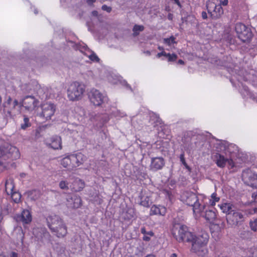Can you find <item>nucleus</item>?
Masks as SVG:
<instances>
[{
    "mask_svg": "<svg viewBox=\"0 0 257 257\" xmlns=\"http://www.w3.org/2000/svg\"><path fill=\"white\" fill-rule=\"evenodd\" d=\"M214 159L217 165L220 168L225 167L226 164H228L231 167H234L233 161L231 159L225 158L223 155L216 153L214 155Z\"/></svg>",
    "mask_w": 257,
    "mask_h": 257,
    "instance_id": "obj_15",
    "label": "nucleus"
},
{
    "mask_svg": "<svg viewBox=\"0 0 257 257\" xmlns=\"http://www.w3.org/2000/svg\"><path fill=\"white\" fill-rule=\"evenodd\" d=\"M126 214L129 215V216H127L128 219H130L134 216V211L132 209H128L126 212Z\"/></svg>",
    "mask_w": 257,
    "mask_h": 257,
    "instance_id": "obj_42",
    "label": "nucleus"
},
{
    "mask_svg": "<svg viewBox=\"0 0 257 257\" xmlns=\"http://www.w3.org/2000/svg\"><path fill=\"white\" fill-rule=\"evenodd\" d=\"M165 164V160L162 157H154L151 159L150 169L153 172L161 170Z\"/></svg>",
    "mask_w": 257,
    "mask_h": 257,
    "instance_id": "obj_12",
    "label": "nucleus"
},
{
    "mask_svg": "<svg viewBox=\"0 0 257 257\" xmlns=\"http://www.w3.org/2000/svg\"><path fill=\"white\" fill-rule=\"evenodd\" d=\"M92 15L94 17H97L98 16V12L96 11H93L92 12Z\"/></svg>",
    "mask_w": 257,
    "mask_h": 257,
    "instance_id": "obj_54",
    "label": "nucleus"
},
{
    "mask_svg": "<svg viewBox=\"0 0 257 257\" xmlns=\"http://www.w3.org/2000/svg\"><path fill=\"white\" fill-rule=\"evenodd\" d=\"M182 201L187 205L193 207L194 213H202L205 208L204 204H201L199 201L197 195L192 192L185 191L181 196Z\"/></svg>",
    "mask_w": 257,
    "mask_h": 257,
    "instance_id": "obj_3",
    "label": "nucleus"
},
{
    "mask_svg": "<svg viewBox=\"0 0 257 257\" xmlns=\"http://www.w3.org/2000/svg\"><path fill=\"white\" fill-rule=\"evenodd\" d=\"M59 187L65 190H68L69 189V183L66 181H61L59 184Z\"/></svg>",
    "mask_w": 257,
    "mask_h": 257,
    "instance_id": "obj_38",
    "label": "nucleus"
},
{
    "mask_svg": "<svg viewBox=\"0 0 257 257\" xmlns=\"http://www.w3.org/2000/svg\"><path fill=\"white\" fill-rule=\"evenodd\" d=\"M4 118L6 119L7 121H8V120L9 118H12V114H11V112L10 111H9V110L6 111V110H4Z\"/></svg>",
    "mask_w": 257,
    "mask_h": 257,
    "instance_id": "obj_40",
    "label": "nucleus"
},
{
    "mask_svg": "<svg viewBox=\"0 0 257 257\" xmlns=\"http://www.w3.org/2000/svg\"><path fill=\"white\" fill-rule=\"evenodd\" d=\"M44 128V126L42 127H40L39 129H37L36 132V137L38 138L39 136L38 134L40 133V132Z\"/></svg>",
    "mask_w": 257,
    "mask_h": 257,
    "instance_id": "obj_50",
    "label": "nucleus"
},
{
    "mask_svg": "<svg viewBox=\"0 0 257 257\" xmlns=\"http://www.w3.org/2000/svg\"><path fill=\"white\" fill-rule=\"evenodd\" d=\"M20 154L19 150L14 146L9 144H6L0 147V166L6 167V163L3 161L2 159L6 160L11 159L16 160L19 158Z\"/></svg>",
    "mask_w": 257,
    "mask_h": 257,
    "instance_id": "obj_4",
    "label": "nucleus"
},
{
    "mask_svg": "<svg viewBox=\"0 0 257 257\" xmlns=\"http://www.w3.org/2000/svg\"><path fill=\"white\" fill-rule=\"evenodd\" d=\"M72 190L75 192L80 191L85 186L84 182L79 178H76L72 183Z\"/></svg>",
    "mask_w": 257,
    "mask_h": 257,
    "instance_id": "obj_22",
    "label": "nucleus"
},
{
    "mask_svg": "<svg viewBox=\"0 0 257 257\" xmlns=\"http://www.w3.org/2000/svg\"><path fill=\"white\" fill-rule=\"evenodd\" d=\"M38 103V99L33 96V110H35L36 116L42 121L51 119L55 112L56 106L53 103L47 102L41 104L40 106H37Z\"/></svg>",
    "mask_w": 257,
    "mask_h": 257,
    "instance_id": "obj_1",
    "label": "nucleus"
},
{
    "mask_svg": "<svg viewBox=\"0 0 257 257\" xmlns=\"http://www.w3.org/2000/svg\"><path fill=\"white\" fill-rule=\"evenodd\" d=\"M68 205L70 207L77 208L81 205V198L77 195H73L67 199Z\"/></svg>",
    "mask_w": 257,
    "mask_h": 257,
    "instance_id": "obj_19",
    "label": "nucleus"
},
{
    "mask_svg": "<svg viewBox=\"0 0 257 257\" xmlns=\"http://www.w3.org/2000/svg\"><path fill=\"white\" fill-rule=\"evenodd\" d=\"M170 257H177V255L176 253H172Z\"/></svg>",
    "mask_w": 257,
    "mask_h": 257,
    "instance_id": "obj_58",
    "label": "nucleus"
},
{
    "mask_svg": "<svg viewBox=\"0 0 257 257\" xmlns=\"http://www.w3.org/2000/svg\"><path fill=\"white\" fill-rule=\"evenodd\" d=\"M219 146H220V151H225L226 149V145L225 143L221 142L220 144H219Z\"/></svg>",
    "mask_w": 257,
    "mask_h": 257,
    "instance_id": "obj_46",
    "label": "nucleus"
},
{
    "mask_svg": "<svg viewBox=\"0 0 257 257\" xmlns=\"http://www.w3.org/2000/svg\"><path fill=\"white\" fill-rule=\"evenodd\" d=\"M141 232L144 234V236L143 237V240L147 241H149L151 237L154 235V233L152 231L150 230L147 231L145 227L141 228Z\"/></svg>",
    "mask_w": 257,
    "mask_h": 257,
    "instance_id": "obj_29",
    "label": "nucleus"
},
{
    "mask_svg": "<svg viewBox=\"0 0 257 257\" xmlns=\"http://www.w3.org/2000/svg\"><path fill=\"white\" fill-rule=\"evenodd\" d=\"M33 86L35 87V94H36V96L39 98L42 99L45 95L44 89L41 87L40 85L38 84L37 81H33Z\"/></svg>",
    "mask_w": 257,
    "mask_h": 257,
    "instance_id": "obj_24",
    "label": "nucleus"
},
{
    "mask_svg": "<svg viewBox=\"0 0 257 257\" xmlns=\"http://www.w3.org/2000/svg\"><path fill=\"white\" fill-rule=\"evenodd\" d=\"M61 164L65 168L73 169L71 156L69 155L63 158L61 161Z\"/></svg>",
    "mask_w": 257,
    "mask_h": 257,
    "instance_id": "obj_28",
    "label": "nucleus"
},
{
    "mask_svg": "<svg viewBox=\"0 0 257 257\" xmlns=\"http://www.w3.org/2000/svg\"><path fill=\"white\" fill-rule=\"evenodd\" d=\"M167 53H166L165 52L162 51V52H161L160 53H158L157 55V57L158 58H160V57H161L162 56H164L166 57V55H167Z\"/></svg>",
    "mask_w": 257,
    "mask_h": 257,
    "instance_id": "obj_48",
    "label": "nucleus"
},
{
    "mask_svg": "<svg viewBox=\"0 0 257 257\" xmlns=\"http://www.w3.org/2000/svg\"><path fill=\"white\" fill-rule=\"evenodd\" d=\"M201 16L204 20L207 19L208 18L207 13L204 11L202 12Z\"/></svg>",
    "mask_w": 257,
    "mask_h": 257,
    "instance_id": "obj_49",
    "label": "nucleus"
},
{
    "mask_svg": "<svg viewBox=\"0 0 257 257\" xmlns=\"http://www.w3.org/2000/svg\"><path fill=\"white\" fill-rule=\"evenodd\" d=\"M11 194L12 199L15 203H18L20 202L21 198V195L20 193L13 192Z\"/></svg>",
    "mask_w": 257,
    "mask_h": 257,
    "instance_id": "obj_34",
    "label": "nucleus"
},
{
    "mask_svg": "<svg viewBox=\"0 0 257 257\" xmlns=\"http://www.w3.org/2000/svg\"><path fill=\"white\" fill-rule=\"evenodd\" d=\"M178 63L179 64H184V61L182 60H179L178 61Z\"/></svg>",
    "mask_w": 257,
    "mask_h": 257,
    "instance_id": "obj_57",
    "label": "nucleus"
},
{
    "mask_svg": "<svg viewBox=\"0 0 257 257\" xmlns=\"http://www.w3.org/2000/svg\"><path fill=\"white\" fill-rule=\"evenodd\" d=\"M24 123L21 124V128L23 130H26L27 127L31 126V123L29 122V118L26 116H24Z\"/></svg>",
    "mask_w": 257,
    "mask_h": 257,
    "instance_id": "obj_35",
    "label": "nucleus"
},
{
    "mask_svg": "<svg viewBox=\"0 0 257 257\" xmlns=\"http://www.w3.org/2000/svg\"><path fill=\"white\" fill-rule=\"evenodd\" d=\"M228 0H223L222 1L220 0L219 5H220L221 6V5L225 6L228 5Z\"/></svg>",
    "mask_w": 257,
    "mask_h": 257,
    "instance_id": "obj_47",
    "label": "nucleus"
},
{
    "mask_svg": "<svg viewBox=\"0 0 257 257\" xmlns=\"http://www.w3.org/2000/svg\"><path fill=\"white\" fill-rule=\"evenodd\" d=\"M237 36L242 42L248 43L253 37L250 28L242 23H237L235 27Z\"/></svg>",
    "mask_w": 257,
    "mask_h": 257,
    "instance_id": "obj_7",
    "label": "nucleus"
},
{
    "mask_svg": "<svg viewBox=\"0 0 257 257\" xmlns=\"http://www.w3.org/2000/svg\"><path fill=\"white\" fill-rule=\"evenodd\" d=\"M17 222H21L24 225L30 223L32 221L31 213L28 210H24L21 215H18L16 217Z\"/></svg>",
    "mask_w": 257,
    "mask_h": 257,
    "instance_id": "obj_17",
    "label": "nucleus"
},
{
    "mask_svg": "<svg viewBox=\"0 0 257 257\" xmlns=\"http://www.w3.org/2000/svg\"><path fill=\"white\" fill-rule=\"evenodd\" d=\"M218 257H226V256H223V255H219Z\"/></svg>",
    "mask_w": 257,
    "mask_h": 257,
    "instance_id": "obj_64",
    "label": "nucleus"
},
{
    "mask_svg": "<svg viewBox=\"0 0 257 257\" xmlns=\"http://www.w3.org/2000/svg\"><path fill=\"white\" fill-rule=\"evenodd\" d=\"M220 208L222 212L226 214V216L235 209V207L230 203L222 204L220 206Z\"/></svg>",
    "mask_w": 257,
    "mask_h": 257,
    "instance_id": "obj_23",
    "label": "nucleus"
},
{
    "mask_svg": "<svg viewBox=\"0 0 257 257\" xmlns=\"http://www.w3.org/2000/svg\"><path fill=\"white\" fill-rule=\"evenodd\" d=\"M48 225L51 230L56 229V228L63 222L62 219L58 215H51L47 218Z\"/></svg>",
    "mask_w": 257,
    "mask_h": 257,
    "instance_id": "obj_14",
    "label": "nucleus"
},
{
    "mask_svg": "<svg viewBox=\"0 0 257 257\" xmlns=\"http://www.w3.org/2000/svg\"><path fill=\"white\" fill-rule=\"evenodd\" d=\"M3 219V214L2 213V209H0V222L2 221Z\"/></svg>",
    "mask_w": 257,
    "mask_h": 257,
    "instance_id": "obj_55",
    "label": "nucleus"
},
{
    "mask_svg": "<svg viewBox=\"0 0 257 257\" xmlns=\"http://www.w3.org/2000/svg\"><path fill=\"white\" fill-rule=\"evenodd\" d=\"M166 57L168 58L169 62H173L176 61L177 59V55L175 54H171L167 53Z\"/></svg>",
    "mask_w": 257,
    "mask_h": 257,
    "instance_id": "obj_39",
    "label": "nucleus"
},
{
    "mask_svg": "<svg viewBox=\"0 0 257 257\" xmlns=\"http://www.w3.org/2000/svg\"><path fill=\"white\" fill-rule=\"evenodd\" d=\"M46 144L51 148L57 150L62 149L61 139L59 136H54L45 140Z\"/></svg>",
    "mask_w": 257,
    "mask_h": 257,
    "instance_id": "obj_13",
    "label": "nucleus"
},
{
    "mask_svg": "<svg viewBox=\"0 0 257 257\" xmlns=\"http://www.w3.org/2000/svg\"><path fill=\"white\" fill-rule=\"evenodd\" d=\"M184 147L187 149H189L192 145V138L189 134H185L182 139Z\"/></svg>",
    "mask_w": 257,
    "mask_h": 257,
    "instance_id": "obj_27",
    "label": "nucleus"
},
{
    "mask_svg": "<svg viewBox=\"0 0 257 257\" xmlns=\"http://www.w3.org/2000/svg\"><path fill=\"white\" fill-rule=\"evenodd\" d=\"M250 227L252 230L255 231L257 229V222H250Z\"/></svg>",
    "mask_w": 257,
    "mask_h": 257,
    "instance_id": "obj_41",
    "label": "nucleus"
},
{
    "mask_svg": "<svg viewBox=\"0 0 257 257\" xmlns=\"http://www.w3.org/2000/svg\"><path fill=\"white\" fill-rule=\"evenodd\" d=\"M70 156L73 169L79 166L80 165L82 164L84 161L85 157L80 153L71 154Z\"/></svg>",
    "mask_w": 257,
    "mask_h": 257,
    "instance_id": "obj_18",
    "label": "nucleus"
},
{
    "mask_svg": "<svg viewBox=\"0 0 257 257\" xmlns=\"http://www.w3.org/2000/svg\"><path fill=\"white\" fill-rule=\"evenodd\" d=\"M84 84L75 81L71 83L67 89V96L72 101L78 100L82 98L85 91Z\"/></svg>",
    "mask_w": 257,
    "mask_h": 257,
    "instance_id": "obj_6",
    "label": "nucleus"
},
{
    "mask_svg": "<svg viewBox=\"0 0 257 257\" xmlns=\"http://www.w3.org/2000/svg\"><path fill=\"white\" fill-rule=\"evenodd\" d=\"M146 54L148 55H151V52L149 51H147L146 52H145Z\"/></svg>",
    "mask_w": 257,
    "mask_h": 257,
    "instance_id": "obj_61",
    "label": "nucleus"
},
{
    "mask_svg": "<svg viewBox=\"0 0 257 257\" xmlns=\"http://www.w3.org/2000/svg\"><path fill=\"white\" fill-rule=\"evenodd\" d=\"M51 231L54 232L58 237H64L67 233V226L63 222L62 223V225L60 224L56 228V229L52 230Z\"/></svg>",
    "mask_w": 257,
    "mask_h": 257,
    "instance_id": "obj_20",
    "label": "nucleus"
},
{
    "mask_svg": "<svg viewBox=\"0 0 257 257\" xmlns=\"http://www.w3.org/2000/svg\"><path fill=\"white\" fill-rule=\"evenodd\" d=\"M95 2H96V0H87V3L89 5H92Z\"/></svg>",
    "mask_w": 257,
    "mask_h": 257,
    "instance_id": "obj_52",
    "label": "nucleus"
},
{
    "mask_svg": "<svg viewBox=\"0 0 257 257\" xmlns=\"http://www.w3.org/2000/svg\"><path fill=\"white\" fill-rule=\"evenodd\" d=\"M242 179L245 184L252 188L257 189V174L247 169L242 172Z\"/></svg>",
    "mask_w": 257,
    "mask_h": 257,
    "instance_id": "obj_10",
    "label": "nucleus"
},
{
    "mask_svg": "<svg viewBox=\"0 0 257 257\" xmlns=\"http://www.w3.org/2000/svg\"><path fill=\"white\" fill-rule=\"evenodd\" d=\"M211 197L213 199V201L211 203V205H214L216 202H218L219 200V198L216 197V194L213 193L211 195Z\"/></svg>",
    "mask_w": 257,
    "mask_h": 257,
    "instance_id": "obj_43",
    "label": "nucleus"
},
{
    "mask_svg": "<svg viewBox=\"0 0 257 257\" xmlns=\"http://www.w3.org/2000/svg\"><path fill=\"white\" fill-rule=\"evenodd\" d=\"M210 17L213 20L220 18L223 14V10L220 5H214L210 3L206 7Z\"/></svg>",
    "mask_w": 257,
    "mask_h": 257,
    "instance_id": "obj_11",
    "label": "nucleus"
},
{
    "mask_svg": "<svg viewBox=\"0 0 257 257\" xmlns=\"http://www.w3.org/2000/svg\"><path fill=\"white\" fill-rule=\"evenodd\" d=\"M101 9L103 11H106L108 13H110L112 9L110 7H108L107 6L104 5L102 6Z\"/></svg>",
    "mask_w": 257,
    "mask_h": 257,
    "instance_id": "obj_45",
    "label": "nucleus"
},
{
    "mask_svg": "<svg viewBox=\"0 0 257 257\" xmlns=\"http://www.w3.org/2000/svg\"><path fill=\"white\" fill-rule=\"evenodd\" d=\"M14 185L11 181H7L5 184V190L8 194H10L13 192Z\"/></svg>",
    "mask_w": 257,
    "mask_h": 257,
    "instance_id": "obj_32",
    "label": "nucleus"
},
{
    "mask_svg": "<svg viewBox=\"0 0 257 257\" xmlns=\"http://www.w3.org/2000/svg\"><path fill=\"white\" fill-rule=\"evenodd\" d=\"M175 38L172 36L170 38H164L163 39V43L166 44L169 46H171L172 44L176 43L175 41Z\"/></svg>",
    "mask_w": 257,
    "mask_h": 257,
    "instance_id": "obj_36",
    "label": "nucleus"
},
{
    "mask_svg": "<svg viewBox=\"0 0 257 257\" xmlns=\"http://www.w3.org/2000/svg\"><path fill=\"white\" fill-rule=\"evenodd\" d=\"M244 215L236 209L226 216L227 223L231 227L239 225L244 221Z\"/></svg>",
    "mask_w": 257,
    "mask_h": 257,
    "instance_id": "obj_8",
    "label": "nucleus"
},
{
    "mask_svg": "<svg viewBox=\"0 0 257 257\" xmlns=\"http://www.w3.org/2000/svg\"><path fill=\"white\" fill-rule=\"evenodd\" d=\"M151 204L150 198L148 196L141 198L140 204L144 207H148Z\"/></svg>",
    "mask_w": 257,
    "mask_h": 257,
    "instance_id": "obj_33",
    "label": "nucleus"
},
{
    "mask_svg": "<svg viewBox=\"0 0 257 257\" xmlns=\"http://www.w3.org/2000/svg\"><path fill=\"white\" fill-rule=\"evenodd\" d=\"M18 104V101L17 100H15L13 102L14 107H15L16 106H17Z\"/></svg>",
    "mask_w": 257,
    "mask_h": 257,
    "instance_id": "obj_56",
    "label": "nucleus"
},
{
    "mask_svg": "<svg viewBox=\"0 0 257 257\" xmlns=\"http://www.w3.org/2000/svg\"><path fill=\"white\" fill-rule=\"evenodd\" d=\"M165 213L166 208L164 206L154 205L151 208L150 215H164Z\"/></svg>",
    "mask_w": 257,
    "mask_h": 257,
    "instance_id": "obj_21",
    "label": "nucleus"
},
{
    "mask_svg": "<svg viewBox=\"0 0 257 257\" xmlns=\"http://www.w3.org/2000/svg\"><path fill=\"white\" fill-rule=\"evenodd\" d=\"M146 257H156V256L153 254H148Z\"/></svg>",
    "mask_w": 257,
    "mask_h": 257,
    "instance_id": "obj_59",
    "label": "nucleus"
},
{
    "mask_svg": "<svg viewBox=\"0 0 257 257\" xmlns=\"http://www.w3.org/2000/svg\"><path fill=\"white\" fill-rule=\"evenodd\" d=\"M173 235L179 242H190L192 241L193 238L195 236L189 230L187 226L185 225H179L178 227H175L173 229Z\"/></svg>",
    "mask_w": 257,
    "mask_h": 257,
    "instance_id": "obj_5",
    "label": "nucleus"
},
{
    "mask_svg": "<svg viewBox=\"0 0 257 257\" xmlns=\"http://www.w3.org/2000/svg\"><path fill=\"white\" fill-rule=\"evenodd\" d=\"M156 119H156V121L157 122H159V119H160L159 117L158 116L156 115Z\"/></svg>",
    "mask_w": 257,
    "mask_h": 257,
    "instance_id": "obj_62",
    "label": "nucleus"
},
{
    "mask_svg": "<svg viewBox=\"0 0 257 257\" xmlns=\"http://www.w3.org/2000/svg\"><path fill=\"white\" fill-rule=\"evenodd\" d=\"M33 234L35 235V238L37 241H43L45 239L49 238V233L45 228H38L33 229Z\"/></svg>",
    "mask_w": 257,
    "mask_h": 257,
    "instance_id": "obj_16",
    "label": "nucleus"
},
{
    "mask_svg": "<svg viewBox=\"0 0 257 257\" xmlns=\"http://www.w3.org/2000/svg\"><path fill=\"white\" fill-rule=\"evenodd\" d=\"M172 15L171 14H169L168 15V19H170V20H171L172 19Z\"/></svg>",
    "mask_w": 257,
    "mask_h": 257,
    "instance_id": "obj_60",
    "label": "nucleus"
},
{
    "mask_svg": "<svg viewBox=\"0 0 257 257\" xmlns=\"http://www.w3.org/2000/svg\"><path fill=\"white\" fill-rule=\"evenodd\" d=\"M251 196L252 198L254 199V201H257V192L253 193Z\"/></svg>",
    "mask_w": 257,
    "mask_h": 257,
    "instance_id": "obj_51",
    "label": "nucleus"
},
{
    "mask_svg": "<svg viewBox=\"0 0 257 257\" xmlns=\"http://www.w3.org/2000/svg\"><path fill=\"white\" fill-rule=\"evenodd\" d=\"M180 161L181 162L182 164L184 166L185 168L188 170L189 172L191 171V168L187 165L185 161V157H184V153H182L180 156Z\"/></svg>",
    "mask_w": 257,
    "mask_h": 257,
    "instance_id": "obj_37",
    "label": "nucleus"
},
{
    "mask_svg": "<svg viewBox=\"0 0 257 257\" xmlns=\"http://www.w3.org/2000/svg\"><path fill=\"white\" fill-rule=\"evenodd\" d=\"M10 257H18V253L15 252H12L10 254Z\"/></svg>",
    "mask_w": 257,
    "mask_h": 257,
    "instance_id": "obj_53",
    "label": "nucleus"
},
{
    "mask_svg": "<svg viewBox=\"0 0 257 257\" xmlns=\"http://www.w3.org/2000/svg\"><path fill=\"white\" fill-rule=\"evenodd\" d=\"M209 235L206 232H202L198 236H195L190 242L191 243V250L198 256H204L208 252L206 245Z\"/></svg>",
    "mask_w": 257,
    "mask_h": 257,
    "instance_id": "obj_2",
    "label": "nucleus"
},
{
    "mask_svg": "<svg viewBox=\"0 0 257 257\" xmlns=\"http://www.w3.org/2000/svg\"><path fill=\"white\" fill-rule=\"evenodd\" d=\"M158 49L160 50H163L164 48L162 47L159 46L158 47Z\"/></svg>",
    "mask_w": 257,
    "mask_h": 257,
    "instance_id": "obj_63",
    "label": "nucleus"
},
{
    "mask_svg": "<svg viewBox=\"0 0 257 257\" xmlns=\"http://www.w3.org/2000/svg\"><path fill=\"white\" fill-rule=\"evenodd\" d=\"M88 97L90 102L95 106H100L107 101V98L99 90L93 88L88 94Z\"/></svg>",
    "mask_w": 257,
    "mask_h": 257,
    "instance_id": "obj_9",
    "label": "nucleus"
},
{
    "mask_svg": "<svg viewBox=\"0 0 257 257\" xmlns=\"http://www.w3.org/2000/svg\"><path fill=\"white\" fill-rule=\"evenodd\" d=\"M220 0H208L206 4V7L209 6L210 3H212L214 5H219Z\"/></svg>",
    "mask_w": 257,
    "mask_h": 257,
    "instance_id": "obj_44",
    "label": "nucleus"
},
{
    "mask_svg": "<svg viewBox=\"0 0 257 257\" xmlns=\"http://www.w3.org/2000/svg\"><path fill=\"white\" fill-rule=\"evenodd\" d=\"M209 222L213 221L216 218V213L213 209L206 210L204 215H202Z\"/></svg>",
    "mask_w": 257,
    "mask_h": 257,
    "instance_id": "obj_25",
    "label": "nucleus"
},
{
    "mask_svg": "<svg viewBox=\"0 0 257 257\" xmlns=\"http://www.w3.org/2000/svg\"><path fill=\"white\" fill-rule=\"evenodd\" d=\"M12 202H9L6 200L5 203H4L3 206H2V209H3L4 212V214H8L10 213H11L13 211V208L12 206Z\"/></svg>",
    "mask_w": 257,
    "mask_h": 257,
    "instance_id": "obj_30",
    "label": "nucleus"
},
{
    "mask_svg": "<svg viewBox=\"0 0 257 257\" xmlns=\"http://www.w3.org/2000/svg\"><path fill=\"white\" fill-rule=\"evenodd\" d=\"M84 49L85 50V52L84 53V55L87 56L91 61L94 62H98L99 61V59L96 54L91 51L87 46L84 47Z\"/></svg>",
    "mask_w": 257,
    "mask_h": 257,
    "instance_id": "obj_26",
    "label": "nucleus"
},
{
    "mask_svg": "<svg viewBox=\"0 0 257 257\" xmlns=\"http://www.w3.org/2000/svg\"><path fill=\"white\" fill-rule=\"evenodd\" d=\"M145 27L143 25H135L133 29L134 37H136L139 35L140 32H142L144 30Z\"/></svg>",
    "mask_w": 257,
    "mask_h": 257,
    "instance_id": "obj_31",
    "label": "nucleus"
}]
</instances>
